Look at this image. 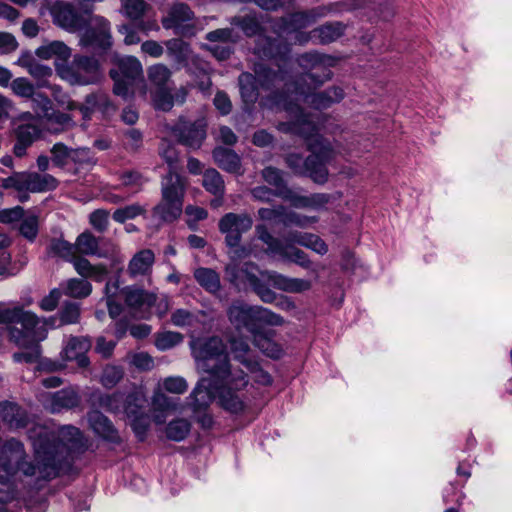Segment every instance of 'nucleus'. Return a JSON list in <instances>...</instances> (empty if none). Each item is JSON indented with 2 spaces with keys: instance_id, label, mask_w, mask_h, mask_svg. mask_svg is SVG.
I'll return each mask as SVG.
<instances>
[{
  "instance_id": "1",
  "label": "nucleus",
  "mask_w": 512,
  "mask_h": 512,
  "mask_svg": "<svg viewBox=\"0 0 512 512\" xmlns=\"http://www.w3.org/2000/svg\"><path fill=\"white\" fill-rule=\"evenodd\" d=\"M33 439L37 464L24 460L23 444L11 438L0 445V484L7 483L17 472L25 476L51 479L66 471L72 464V453L83 447L81 431L74 426H63L57 430L41 429Z\"/></svg>"
},
{
  "instance_id": "2",
  "label": "nucleus",
  "mask_w": 512,
  "mask_h": 512,
  "mask_svg": "<svg viewBox=\"0 0 512 512\" xmlns=\"http://www.w3.org/2000/svg\"><path fill=\"white\" fill-rule=\"evenodd\" d=\"M283 106L291 120L279 123L278 129L286 133L299 135L307 141V147L311 155L304 161L303 173H308L315 183H326L328 179L326 163L335 157V150L326 139L318 134V125L310 114L303 112L298 103L285 100Z\"/></svg>"
},
{
  "instance_id": "3",
  "label": "nucleus",
  "mask_w": 512,
  "mask_h": 512,
  "mask_svg": "<svg viewBox=\"0 0 512 512\" xmlns=\"http://www.w3.org/2000/svg\"><path fill=\"white\" fill-rule=\"evenodd\" d=\"M197 369L209 374L215 380L230 381L238 386L248 384L247 375L240 369L232 370L226 344L217 336L197 338L190 343Z\"/></svg>"
},
{
  "instance_id": "4",
  "label": "nucleus",
  "mask_w": 512,
  "mask_h": 512,
  "mask_svg": "<svg viewBox=\"0 0 512 512\" xmlns=\"http://www.w3.org/2000/svg\"><path fill=\"white\" fill-rule=\"evenodd\" d=\"M186 181L177 172H168L161 180V200L152 209V216L159 221L172 223L183 211Z\"/></svg>"
},
{
  "instance_id": "5",
  "label": "nucleus",
  "mask_w": 512,
  "mask_h": 512,
  "mask_svg": "<svg viewBox=\"0 0 512 512\" xmlns=\"http://www.w3.org/2000/svg\"><path fill=\"white\" fill-rule=\"evenodd\" d=\"M31 304L32 299H28L23 305L6 307L0 304V324L6 325L10 341L20 347H26L30 343V336L39 324L38 316L24 309V306Z\"/></svg>"
},
{
  "instance_id": "6",
  "label": "nucleus",
  "mask_w": 512,
  "mask_h": 512,
  "mask_svg": "<svg viewBox=\"0 0 512 512\" xmlns=\"http://www.w3.org/2000/svg\"><path fill=\"white\" fill-rule=\"evenodd\" d=\"M296 61L303 70L307 71L296 83L302 85L311 83L314 88H317L332 78L330 68L336 65L337 59L317 51H310L299 55Z\"/></svg>"
},
{
  "instance_id": "7",
  "label": "nucleus",
  "mask_w": 512,
  "mask_h": 512,
  "mask_svg": "<svg viewBox=\"0 0 512 512\" xmlns=\"http://www.w3.org/2000/svg\"><path fill=\"white\" fill-rule=\"evenodd\" d=\"M103 77L101 64L94 56L76 54L71 63L62 70V78L72 85H91Z\"/></svg>"
},
{
  "instance_id": "8",
  "label": "nucleus",
  "mask_w": 512,
  "mask_h": 512,
  "mask_svg": "<svg viewBox=\"0 0 512 512\" xmlns=\"http://www.w3.org/2000/svg\"><path fill=\"white\" fill-rule=\"evenodd\" d=\"M312 89L315 88L311 83L304 85L295 83L294 99L296 101H303L313 108L321 110L340 102L345 95L344 90L339 86L329 87L328 89L317 93H312Z\"/></svg>"
},
{
  "instance_id": "9",
  "label": "nucleus",
  "mask_w": 512,
  "mask_h": 512,
  "mask_svg": "<svg viewBox=\"0 0 512 512\" xmlns=\"http://www.w3.org/2000/svg\"><path fill=\"white\" fill-rule=\"evenodd\" d=\"M80 35L79 45L83 48L93 47L108 50L112 46L110 22L102 16H91L89 26Z\"/></svg>"
},
{
  "instance_id": "10",
  "label": "nucleus",
  "mask_w": 512,
  "mask_h": 512,
  "mask_svg": "<svg viewBox=\"0 0 512 512\" xmlns=\"http://www.w3.org/2000/svg\"><path fill=\"white\" fill-rule=\"evenodd\" d=\"M206 127L207 124L204 119L190 121L180 117L170 130L179 143L198 149L206 138Z\"/></svg>"
},
{
  "instance_id": "11",
  "label": "nucleus",
  "mask_w": 512,
  "mask_h": 512,
  "mask_svg": "<svg viewBox=\"0 0 512 512\" xmlns=\"http://www.w3.org/2000/svg\"><path fill=\"white\" fill-rule=\"evenodd\" d=\"M253 220L246 214L227 213L219 220V231L225 235V243L229 247H238L242 234L252 228Z\"/></svg>"
},
{
  "instance_id": "12",
  "label": "nucleus",
  "mask_w": 512,
  "mask_h": 512,
  "mask_svg": "<svg viewBox=\"0 0 512 512\" xmlns=\"http://www.w3.org/2000/svg\"><path fill=\"white\" fill-rule=\"evenodd\" d=\"M54 24L69 31L77 32L84 29L88 22L77 11V9L68 2H56L50 10Z\"/></svg>"
},
{
  "instance_id": "13",
  "label": "nucleus",
  "mask_w": 512,
  "mask_h": 512,
  "mask_svg": "<svg viewBox=\"0 0 512 512\" xmlns=\"http://www.w3.org/2000/svg\"><path fill=\"white\" fill-rule=\"evenodd\" d=\"M219 391V382L213 377L201 378L188 397V405L193 413L207 411Z\"/></svg>"
},
{
  "instance_id": "14",
  "label": "nucleus",
  "mask_w": 512,
  "mask_h": 512,
  "mask_svg": "<svg viewBox=\"0 0 512 512\" xmlns=\"http://www.w3.org/2000/svg\"><path fill=\"white\" fill-rule=\"evenodd\" d=\"M290 53V46L280 38H270L259 35L254 47V54L261 59L275 60L280 68L279 62H285Z\"/></svg>"
},
{
  "instance_id": "15",
  "label": "nucleus",
  "mask_w": 512,
  "mask_h": 512,
  "mask_svg": "<svg viewBox=\"0 0 512 512\" xmlns=\"http://www.w3.org/2000/svg\"><path fill=\"white\" fill-rule=\"evenodd\" d=\"M227 315L237 330L246 329L256 334V306L237 301L228 308Z\"/></svg>"
},
{
  "instance_id": "16",
  "label": "nucleus",
  "mask_w": 512,
  "mask_h": 512,
  "mask_svg": "<svg viewBox=\"0 0 512 512\" xmlns=\"http://www.w3.org/2000/svg\"><path fill=\"white\" fill-rule=\"evenodd\" d=\"M230 380V377L223 381L216 380L219 382V402L225 410L238 414L242 412L245 407L244 402L238 392L246 387V385L238 386L236 383Z\"/></svg>"
},
{
  "instance_id": "17",
  "label": "nucleus",
  "mask_w": 512,
  "mask_h": 512,
  "mask_svg": "<svg viewBox=\"0 0 512 512\" xmlns=\"http://www.w3.org/2000/svg\"><path fill=\"white\" fill-rule=\"evenodd\" d=\"M260 275L273 285L274 288L288 293H302L311 289L309 280L301 278H290L276 271H261Z\"/></svg>"
},
{
  "instance_id": "18",
  "label": "nucleus",
  "mask_w": 512,
  "mask_h": 512,
  "mask_svg": "<svg viewBox=\"0 0 512 512\" xmlns=\"http://www.w3.org/2000/svg\"><path fill=\"white\" fill-rule=\"evenodd\" d=\"M15 143L13 154L22 158L26 155L27 149L40 137L41 130L35 123H20L14 128Z\"/></svg>"
},
{
  "instance_id": "19",
  "label": "nucleus",
  "mask_w": 512,
  "mask_h": 512,
  "mask_svg": "<svg viewBox=\"0 0 512 512\" xmlns=\"http://www.w3.org/2000/svg\"><path fill=\"white\" fill-rule=\"evenodd\" d=\"M87 417L91 429L98 436L112 443L121 442L119 433L113 423L99 410L95 409L90 411Z\"/></svg>"
},
{
  "instance_id": "20",
  "label": "nucleus",
  "mask_w": 512,
  "mask_h": 512,
  "mask_svg": "<svg viewBox=\"0 0 512 512\" xmlns=\"http://www.w3.org/2000/svg\"><path fill=\"white\" fill-rule=\"evenodd\" d=\"M91 347V342L85 337H71L63 351V358L67 361H76L77 365L81 368H86L90 361L86 353Z\"/></svg>"
},
{
  "instance_id": "21",
  "label": "nucleus",
  "mask_w": 512,
  "mask_h": 512,
  "mask_svg": "<svg viewBox=\"0 0 512 512\" xmlns=\"http://www.w3.org/2000/svg\"><path fill=\"white\" fill-rule=\"evenodd\" d=\"M154 263L155 253L151 249H142L130 259L127 273L133 279L150 276Z\"/></svg>"
},
{
  "instance_id": "22",
  "label": "nucleus",
  "mask_w": 512,
  "mask_h": 512,
  "mask_svg": "<svg viewBox=\"0 0 512 512\" xmlns=\"http://www.w3.org/2000/svg\"><path fill=\"white\" fill-rule=\"evenodd\" d=\"M193 19L194 13L187 4L175 3L170 7L167 15L161 19V23L163 28L174 29L178 34L180 33L178 30Z\"/></svg>"
},
{
  "instance_id": "23",
  "label": "nucleus",
  "mask_w": 512,
  "mask_h": 512,
  "mask_svg": "<svg viewBox=\"0 0 512 512\" xmlns=\"http://www.w3.org/2000/svg\"><path fill=\"white\" fill-rule=\"evenodd\" d=\"M125 304L132 310H141L152 306L156 296L135 286H127L121 291Z\"/></svg>"
},
{
  "instance_id": "24",
  "label": "nucleus",
  "mask_w": 512,
  "mask_h": 512,
  "mask_svg": "<svg viewBox=\"0 0 512 512\" xmlns=\"http://www.w3.org/2000/svg\"><path fill=\"white\" fill-rule=\"evenodd\" d=\"M347 25L341 21H329L312 30V35L317 40V43L327 45L337 41L341 38Z\"/></svg>"
},
{
  "instance_id": "25",
  "label": "nucleus",
  "mask_w": 512,
  "mask_h": 512,
  "mask_svg": "<svg viewBox=\"0 0 512 512\" xmlns=\"http://www.w3.org/2000/svg\"><path fill=\"white\" fill-rule=\"evenodd\" d=\"M27 179L28 171H14L7 177H0V187L18 192L19 201L26 202L29 199Z\"/></svg>"
},
{
  "instance_id": "26",
  "label": "nucleus",
  "mask_w": 512,
  "mask_h": 512,
  "mask_svg": "<svg viewBox=\"0 0 512 512\" xmlns=\"http://www.w3.org/2000/svg\"><path fill=\"white\" fill-rule=\"evenodd\" d=\"M76 272L83 278H91L96 282H102L108 271L104 265H93L81 255H75L71 260Z\"/></svg>"
},
{
  "instance_id": "27",
  "label": "nucleus",
  "mask_w": 512,
  "mask_h": 512,
  "mask_svg": "<svg viewBox=\"0 0 512 512\" xmlns=\"http://www.w3.org/2000/svg\"><path fill=\"white\" fill-rule=\"evenodd\" d=\"M125 394L116 391L111 394L95 393L92 396V405L98 409H103L112 414L122 413Z\"/></svg>"
},
{
  "instance_id": "28",
  "label": "nucleus",
  "mask_w": 512,
  "mask_h": 512,
  "mask_svg": "<svg viewBox=\"0 0 512 512\" xmlns=\"http://www.w3.org/2000/svg\"><path fill=\"white\" fill-rule=\"evenodd\" d=\"M257 269V266L252 262H246L242 266H239L236 262L229 263L225 272L228 280L235 285H238L240 282L247 281L250 286H252L251 277H258L254 271Z\"/></svg>"
},
{
  "instance_id": "29",
  "label": "nucleus",
  "mask_w": 512,
  "mask_h": 512,
  "mask_svg": "<svg viewBox=\"0 0 512 512\" xmlns=\"http://www.w3.org/2000/svg\"><path fill=\"white\" fill-rule=\"evenodd\" d=\"M27 184L28 193H43L55 190L59 185V181L47 173L28 171Z\"/></svg>"
},
{
  "instance_id": "30",
  "label": "nucleus",
  "mask_w": 512,
  "mask_h": 512,
  "mask_svg": "<svg viewBox=\"0 0 512 512\" xmlns=\"http://www.w3.org/2000/svg\"><path fill=\"white\" fill-rule=\"evenodd\" d=\"M0 416L11 427L21 428L27 424V414L19 405L12 402L0 403Z\"/></svg>"
},
{
  "instance_id": "31",
  "label": "nucleus",
  "mask_w": 512,
  "mask_h": 512,
  "mask_svg": "<svg viewBox=\"0 0 512 512\" xmlns=\"http://www.w3.org/2000/svg\"><path fill=\"white\" fill-rule=\"evenodd\" d=\"M118 77L135 81L142 78L143 67L141 62L133 56L120 58L117 62V69H113Z\"/></svg>"
},
{
  "instance_id": "32",
  "label": "nucleus",
  "mask_w": 512,
  "mask_h": 512,
  "mask_svg": "<svg viewBox=\"0 0 512 512\" xmlns=\"http://www.w3.org/2000/svg\"><path fill=\"white\" fill-rule=\"evenodd\" d=\"M80 397L73 388H65L55 392L51 398V411L60 412L62 409H72L78 406Z\"/></svg>"
},
{
  "instance_id": "33",
  "label": "nucleus",
  "mask_w": 512,
  "mask_h": 512,
  "mask_svg": "<svg viewBox=\"0 0 512 512\" xmlns=\"http://www.w3.org/2000/svg\"><path fill=\"white\" fill-rule=\"evenodd\" d=\"M164 44L168 58L178 66L182 67L192 50L191 45L181 38L169 39L165 41Z\"/></svg>"
},
{
  "instance_id": "34",
  "label": "nucleus",
  "mask_w": 512,
  "mask_h": 512,
  "mask_svg": "<svg viewBox=\"0 0 512 512\" xmlns=\"http://www.w3.org/2000/svg\"><path fill=\"white\" fill-rule=\"evenodd\" d=\"M212 154L215 163L221 169L233 173L239 171L241 166L240 158L233 150L216 147Z\"/></svg>"
},
{
  "instance_id": "35",
  "label": "nucleus",
  "mask_w": 512,
  "mask_h": 512,
  "mask_svg": "<svg viewBox=\"0 0 512 512\" xmlns=\"http://www.w3.org/2000/svg\"><path fill=\"white\" fill-rule=\"evenodd\" d=\"M257 238L264 243L267 247L265 252L269 255H279L282 257L287 245H285L279 238L274 237L268 228L259 224L255 227Z\"/></svg>"
},
{
  "instance_id": "36",
  "label": "nucleus",
  "mask_w": 512,
  "mask_h": 512,
  "mask_svg": "<svg viewBox=\"0 0 512 512\" xmlns=\"http://www.w3.org/2000/svg\"><path fill=\"white\" fill-rule=\"evenodd\" d=\"M257 238L264 243L267 247L265 252L269 255H279L282 257L287 245H285L279 238L274 237L268 228L259 224L255 227Z\"/></svg>"
},
{
  "instance_id": "37",
  "label": "nucleus",
  "mask_w": 512,
  "mask_h": 512,
  "mask_svg": "<svg viewBox=\"0 0 512 512\" xmlns=\"http://www.w3.org/2000/svg\"><path fill=\"white\" fill-rule=\"evenodd\" d=\"M150 9L144 0H121L120 13L132 22H141Z\"/></svg>"
},
{
  "instance_id": "38",
  "label": "nucleus",
  "mask_w": 512,
  "mask_h": 512,
  "mask_svg": "<svg viewBox=\"0 0 512 512\" xmlns=\"http://www.w3.org/2000/svg\"><path fill=\"white\" fill-rule=\"evenodd\" d=\"M197 283L207 292L215 294L221 289L219 274L210 268L200 267L194 271Z\"/></svg>"
},
{
  "instance_id": "39",
  "label": "nucleus",
  "mask_w": 512,
  "mask_h": 512,
  "mask_svg": "<svg viewBox=\"0 0 512 512\" xmlns=\"http://www.w3.org/2000/svg\"><path fill=\"white\" fill-rule=\"evenodd\" d=\"M62 292L66 296L76 299L88 297L92 292V285L86 279L71 278L61 284Z\"/></svg>"
},
{
  "instance_id": "40",
  "label": "nucleus",
  "mask_w": 512,
  "mask_h": 512,
  "mask_svg": "<svg viewBox=\"0 0 512 512\" xmlns=\"http://www.w3.org/2000/svg\"><path fill=\"white\" fill-rule=\"evenodd\" d=\"M254 73V77L258 84L265 89H270L284 80L283 73L281 71H273L263 63L255 65Z\"/></svg>"
},
{
  "instance_id": "41",
  "label": "nucleus",
  "mask_w": 512,
  "mask_h": 512,
  "mask_svg": "<svg viewBox=\"0 0 512 512\" xmlns=\"http://www.w3.org/2000/svg\"><path fill=\"white\" fill-rule=\"evenodd\" d=\"M120 181L116 189L128 188L132 194L140 192L143 186L147 183L148 179L139 171L126 170L119 174Z\"/></svg>"
},
{
  "instance_id": "42",
  "label": "nucleus",
  "mask_w": 512,
  "mask_h": 512,
  "mask_svg": "<svg viewBox=\"0 0 512 512\" xmlns=\"http://www.w3.org/2000/svg\"><path fill=\"white\" fill-rule=\"evenodd\" d=\"M147 76L154 89L170 87L172 71L163 63L150 66L147 69Z\"/></svg>"
},
{
  "instance_id": "43",
  "label": "nucleus",
  "mask_w": 512,
  "mask_h": 512,
  "mask_svg": "<svg viewBox=\"0 0 512 512\" xmlns=\"http://www.w3.org/2000/svg\"><path fill=\"white\" fill-rule=\"evenodd\" d=\"M36 55L42 59L56 56L60 60H67L71 56V49L64 42L52 41L37 48Z\"/></svg>"
},
{
  "instance_id": "44",
  "label": "nucleus",
  "mask_w": 512,
  "mask_h": 512,
  "mask_svg": "<svg viewBox=\"0 0 512 512\" xmlns=\"http://www.w3.org/2000/svg\"><path fill=\"white\" fill-rule=\"evenodd\" d=\"M230 23L239 27L247 37L258 35L262 29L261 23L254 13L234 16Z\"/></svg>"
},
{
  "instance_id": "45",
  "label": "nucleus",
  "mask_w": 512,
  "mask_h": 512,
  "mask_svg": "<svg viewBox=\"0 0 512 512\" xmlns=\"http://www.w3.org/2000/svg\"><path fill=\"white\" fill-rule=\"evenodd\" d=\"M47 254L51 257H60L68 262L75 257L74 244L62 238H52L47 245Z\"/></svg>"
},
{
  "instance_id": "46",
  "label": "nucleus",
  "mask_w": 512,
  "mask_h": 512,
  "mask_svg": "<svg viewBox=\"0 0 512 512\" xmlns=\"http://www.w3.org/2000/svg\"><path fill=\"white\" fill-rule=\"evenodd\" d=\"M75 254L77 255H100L99 238L91 232L85 231L78 235L74 244Z\"/></svg>"
},
{
  "instance_id": "47",
  "label": "nucleus",
  "mask_w": 512,
  "mask_h": 512,
  "mask_svg": "<svg viewBox=\"0 0 512 512\" xmlns=\"http://www.w3.org/2000/svg\"><path fill=\"white\" fill-rule=\"evenodd\" d=\"M202 186L214 196H224L225 194L224 180L216 169L210 168L203 173Z\"/></svg>"
},
{
  "instance_id": "48",
  "label": "nucleus",
  "mask_w": 512,
  "mask_h": 512,
  "mask_svg": "<svg viewBox=\"0 0 512 512\" xmlns=\"http://www.w3.org/2000/svg\"><path fill=\"white\" fill-rule=\"evenodd\" d=\"M145 399L138 392H131L124 397L122 413L130 420L145 413Z\"/></svg>"
},
{
  "instance_id": "49",
  "label": "nucleus",
  "mask_w": 512,
  "mask_h": 512,
  "mask_svg": "<svg viewBox=\"0 0 512 512\" xmlns=\"http://www.w3.org/2000/svg\"><path fill=\"white\" fill-rule=\"evenodd\" d=\"M191 430V423L184 418H177L170 421L165 427L167 439L175 442L184 440Z\"/></svg>"
},
{
  "instance_id": "50",
  "label": "nucleus",
  "mask_w": 512,
  "mask_h": 512,
  "mask_svg": "<svg viewBox=\"0 0 512 512\" xmlns=\"http://www.w3.org/2000/svg\"><path fill=\"white\" fill-rule=\"evenodd\" d=\"M240 93L245 103H254L258 98V83L251 73H242L238 78Z\"/></svg>"
},
{
  "instance_id": "51",
  "label": "nucleus",
  "mask_w": 512,
  "mask_h": 512,
  "mask_svg": "<svg viewBox=\"0 0 512 512\" xmlns=\"http://www.w3.org/2000/svg\"><path fill=\"white\" fill-rule=\"evenodd\" d=\"M282 258L293 262L304 269L310 270L316 278L318 277V270L313 267L312 261L303 250L287 245Z\"/></svg>"
},
{
  "instance_id": "52",
  "label": "nucleus",
  "mask_w": 512,
  "mask_h": 512,
  "mask_svg": "<svg viewBox=\"0 0 512 512\" xmlns=\"http://www.w3.org/2000/svg\"><path fill=\"white\" fill-rule=\"evenodd\" d=\"M285 323L284 318L273 311L256 306V333L262 326H282Z\"/></svg>"
},
{
  "instance_id": "53",
  "label": "nucleus",
  "mask_w": 512,
  "mask_h": 512,
  "mask_svg": "<svg viewBox=\"0 0 512 512\" xmlns=\"http://www.w3.org/2000/svg\"><path fill=\"white\" fill-rule=\"evenodd\" d=\"M283 22L288 29L298 31L314 23L315 20L314 17H312L311 9H309L306 11L292 13L283 18Z\"/></svg>"
},
{
  "instance_id": "54",
  "label": "nucleus",
  "mask_w": 512,
  "mask_h": 512,
  "mask_svg": "<svg viewBox=\"0 0 512 512\" xmlns=\"http://www.w3.org/2000/svg\"><path fill=\"white\" fill-rule=\"evenodd\" d=\"M253 335L254 344L262 353L273 359H278L281 357L282 349L277 343H275L270 338L259 334L258 332Z\"/></svg>"
},
{
  "instance_id": "55",
  "label": "nucleus",
  "mask_w": 512,
  "mask_h": 512,
  "mask_svg": "<svg viewBox=\"0 0 512 512\" xmlns=\"http://www.w3.org/2000/svg\"><path fill=\"white\" fill-rule=\"evenodd\" d=\"M354 8H356V6H350L344 2H334L311 8V12L312 17H314V20L316 22L318 19L324 18L328 15L339 14L343 11H349Z\"/></svg>"
},
{
  "instance_id": "56",
  "label": "nucleus",
  "mask_w": 512,
  "mask_h": 512,
  "mask_svg": "<svg viewBox=\"0 0 512 512\" xmlns=\"http://www.w3.org/2000/svg\"><path fill=\"white\" fill-rule=\"evenodd\" d=\"M19 232L29 242H34L39 233V217L29 214L21 219Z\"/></svg>"
},
{
  "instance_id": "57",
  "label": "nucleus",
  "mask_w": 512,
  "mask_h": 512,
  "mask_svg": "<svg viewBox=\"0 0 512 512\" xmlns=\"http://www.w3.org/2000/svg\"><path fill=\"white\" fill-rule=\"evenodd\" d=\"M147 209L139 203H133L125 207L118 208L113 213V219L118 223H124L127 220L134 219L146 214Z\"/></svg>"
},
{
  "instance_id": "58",
  "label": "nucleus",
  "mask_w": 512,
  "mask_h": 512,
  "mask_svg": "<svg viewBox=\"0 0 512 512\" xmlns=\"http://www.w3.org/2000/svg\"><path fill=\"white\" fill-rule=\"evenodd\" d=\"M152 99L156 109L169 111L174 106V96L170 87L154 89Z\"/></svg>"
},
{
  "instance_id": "59",
  "label": "nucleus",
  "mask_w": 512,
  "mask_h": 512,
  "mask_svg": "<svg viewBox=\"0 0 512 512\" xmlns=\"http://www.w3.org/2000/svg\"><path fill=\"white\" fill-rule=\"evenodd\" d=\"M124 371L120 366L106 365L102 371L100 382L107 388L115 387L123 378Z\"/></svg>"
},
{
  "instance_id": "60",
  "label": "nucleus",
  "mask_w": 512,
  "mask_h": 512,
  "mask_svg": "<svg viewBox=\"0 0 512 512\" xmlns=\"http://www.w3.org/2000/svg\"><path fill=\"white\" fill-rule=\"evenodd\" d=\"M281 221L284 226L295 225L300 228H306L310 224L316 223L318 221V218L316 216H306L296 213L294 211L286 212L284 210Z\"/></svg>"
},
{
  "instance_id": "61",
  "label": "nucleus",
  "mask_w": 512,
  "mask_h": 512,
  "mask_svg": "<svg viewBox=\"0 0 512 512\" xmlns=\"http://www.w3.org/2000/svg\"><path fill=\"white\" fill-rule=\"evenodd\" d=\"M230 349L234 354L235 360L242 365L247 366V362H252L254 359L248 357L250 350L249 344L243 339L233 338L230 340Z\"/></svg>"
},
{
  "instance_id": "62",
  "label": "nucleus",
  "mask_w": 512,
  "mask_h": 512,
  "mask_svg": "<svg viewBox=\"0 0 512 512\" xmlns=\"http://www.w3.org/2000/svg\"><path fill=\"white\" fill-rule=\"evenodd\" d=\"M183 341L182 334L178 332L167 331L159 333L155 340V345L159 350L165 351L173 348Z\"/></svg>"
},
{
  "instance_id": "63",
  "label": "nucleus",
  "mask_w": 512,
  "mask_h": 512,
  "mask_svg": "<svg viewBox=\"0 0 512 512\" xmlns=\"http://www.w3.org/2000/svg\"><path fill=\"white\" fill-rule=\"evenodd\" d=\"M10 88L16 96L21 98H32L35 95L34 85L24 77L15 78L11 82Z\"/></svg>"
},
{
  "instance_id": "64",
  "label": "nucleus",
  "mask_w": 512,
  "mask_h": 512,
  "mask_svg": "<svg viewBox=\"0 0 512 512\" xmlns=\"http://www.w3.org/2000/svg\"><path fill=\"white\" fill-rule=\"evenodd\" d=\"M192 73L207 74L210 67L209 63L205 61L199 54L193 50L190 51L185 63L182 66Z\"/></svg>"
}]
</instances>
